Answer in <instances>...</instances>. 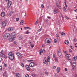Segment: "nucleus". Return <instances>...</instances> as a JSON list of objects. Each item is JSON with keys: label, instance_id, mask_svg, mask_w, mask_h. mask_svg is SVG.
<instances>
[{"label": "nucleus", "instance_id": "obj_7", "mask_svg": "<svg viewBox=\"0 0 77 77\" xmlns=\"http://www.w3.org/2000/svg\"><path fill=\"white\" fill-rule=\"evenodd\" d=\"M15 37H10L9 38V42H12V41H14V40H15Z\"/></svg>", "mask_w": 77, "mask_h": 77}, {"label": "nucleus", "instance_id": "obj_14", "mask_svg": "<svg viewBox=\"0 0 77 77\" xmlns=\"http://www.w3.org/2000/svg\"><path fill=\"white\" fill-rule=\"evenodd\" d=\"M59 4H60V2L59 1H57V3L56 4V6H59Z\"/></svg>", "mask_w": 77, "mask_h": 77}, {"label": "nucleus", "instance_id": "obj_31", "mask_svg": "<svg viewBox=\"0 0 77 77\" xmlns=\"http://www.w3.org/2000/svg\"><path fill=\"white\" fill-rule=\"evenodd\" d=\"M54 60H55V62H57H57H58V60H57V59H56V58H55L54 59Z\"/></svg>", "mask_w": 77, "mask_h": 77}, {"label": "nucleus", "instance_id": "obj_3", "mask_svg": "<svg viewBox=\"0 0 77 77\" xmlns=\"http://www.w3.org/2000/svg\"><path fill=\"white\" fill-rule=\"evenodd\" d=\"M16 55L17 56L18 58L21 59L23 57V55L20 52H17L16 53Z\"/></svg>", "mask_w": 77, "mask_h": 77}, {"label": "nucleus", "instance_id": "obj_30", "mask_svg": "<svg viewBox=\"0 0 77 77\" xmlns=\"http://www.w3.org/2000/svg\"><path fill=\"white\" fill-rule=\"evenodd\" d=\"M26 29H31V28H29V27H27V26H26V27H25L24 28V29H25V30H26Z\"/></svg>", "mask_w": 77, "mask_h": 77}, {"label": "nucleus", "instance_id": "obj_57", "mask_svg": "<svg viewBox=\"0 0 77 77\" xmlns=\"http://www.w3.org/2000/svg\"><path fill=\"white\" fill-rule=\"evenodd\" d=\"M75 47H76V48H77V43H76L75 45Z\"/></svg>", "mask_w": 77, "mask_h": 77}, {"label": "nucleus", "instance_id": "obj_42", "mask_svg": "<svg viewBox=\"0 0 77 77\" xmlns=\"http://www.w3.org/2000/svg\"><path fill=\"white\" fill-rule=\"evenodd\" d=\"M16 20L17 21H19V18H16Z\"/></svg>", "mask_w": 77, "mask_h": 77}, {"label": "nucleus", "instance_id": "obj_10", "mask_svg": "<svg viewBox=\"0 0 77 77\" xmlns=\"http://www.w3.org/2000/svg\"><path fill=\"white\" fill-rule=\"evenodd\" d=\"M43 62L44 64H46V63H47V58L44 57V58L43 60Z\"/></svg>", "mask_w": 77, "mask_h": 77}, {"label": "nucleus", "instance_id": "obj_33", "mask_svg": "<svg viewBox=\"0 0 77 77\" xmlns=\"http://www.w3.org/2000/svg\"><path fill=\"white\" fill-rule=\"evenodd\" d=\"M29 33H30V32H29V30H28L26 32V34H29Z\"/></svg>", "mask_w": 77, "mask_h": 77}, {"label": "nucleus", "instance_id": "obj_50", "mask_svg": "<svg viewBox=\"0 0 77 77\" xmlns=\"http://www.w3.org/2000/svg\"><path fill=\"white\" fill-rule=\"evenodd\" d=\"M32 77H35V75L34 74L32 73Z\"/></svg>", "mask_w": 77, "mask_h": 77}, {"label": "nucleus", "instance_id": "obj_51", "mask_svg": "<svg viewBox=\"0 0 77 77\" xmlns=\"http://www.w3.org/2000/svg\"><path fill=\"white\" fill-rule=\"evenodd\" d=\"M29 62H32L33 61L32 60H28Z\"/></svg>", "mask_w": 77, "mask_h": 77}, {"label": "nucleus", "instance_id": "obj_63", "mask_svg": "<svg viewBox=\"0 0 77 77\" xmlns=\"http://www.w3.org/2000/svg\"><path fill=\"white\" fill-rule=\"evenodd\" d=\"M35 70V69L34 68H33L32 69V71H34Z\"/></svg>", "mask_w": 77, "mask_h": 77}, {"label": "nucleus", "instance_id": "obj_26", "mask_svg": "<svg viewBox=\"0 0 77 77\" xmlns=\"http://www.w3.org/2000/svg\"><path fill=\"white\" fill-rule=\"evenodd\" d=\"M26 13H24V14H22V17H23V18L24 17H26Z\"/></svg>", "mask_w": 77, "mask_h": 77}, {"label": "nucleus", "instance_id": "obj_17", "mask_svg": "<svg viewBox=\"0 0 77 77\" xmlns=\"http://www.w3.org/2000/svg\"><path fill=\"white\" fill-rule=\"evenodd\" d=\"M65 43L66 45H68L69 44V42L67 40H66L65 41Z\"/></svg>", "mask_w": 77, "mask_h": 77}, {"label": "nucleus", "instance_id": "obj_28", "mask_svg": "<svg viewBox=\"0 0 77 77\" xmlns=\"http://www.w3.org/2000/svg\"><path fill=\"white\" fill-rule=\"evenodd\" d=\"M43 53V50H42L41 49L40 50L39 54H41V53Z\"/></svg>", "mask_w": 77, "mask_h": 77}, {"label": "nucleus", "instance_id": "obj_32", "mask_svg": "<svg viewBox=\"0 0 77 77\" xmlns=\"http://www.w3.org/2000/svg\"><path fill=\"white\" fill-rule=\"evenodd\" d=\"M3 69L2 66H0V71H2V69Z\"/></svg>", "mask_w": 77, "mask_h": 77}, {"label": "nucleus", "instance_id": "obj_60", "mask_svg": "<svg viewBox=\"0 0 77 77\" xmlns=\"http://www.w3.org/2000/svg\"><path fill=\"white\" fill-rule=\"evenodd\" d=\"M65 71H68V69L66 68L65 69Z\"/></svg>", "mask_w": 77, "mask_h": 77}, {"label": "nucleus", "instance_id": "obj_1", "mask_svg": "<svg viewBox=\"0 0 77 77\" xmlns=\"http://www.w3.org/2000/svg\"><path fill=\"white\" fill-rule=\"evenodd\" d=\"M8 56H9V58L11 60H13L14 59H15V56H14V55L12 53V52H10L9 53H8Z\"/></svg>", "mask_w": 77, "mask_h": 77}, {"label": "nucleus", "instance_id": "obj_48", "mask_svg": "<svg viewBox=\"0 0 77 77\" xmlns=\"http://www.w3.org/2000/svg\"><path fill=\"white\" fill-rule=\"evenodd\" d=\"M12 12H10V16H11V15H12Z\"/></svg>", "mask_w": 77, "mask_h": 77}, {"label": "nucleus", "instance_id": "obj_61", "mask_svg": "<svg viewBox=\"0 0 77 77\" xmlns=\"http://www.w3.org/2000/svg\"><path fill=\"white\" fill-rule=\"evenodd\" d=\"M4 66H5V67H6V66H7V65H6V63H4Z\"/></svg>", "mask_w": 77, "mask_h": 77}, {"label": "nucleus", "instance_id": "obj_59", "mask_svg": "<svg viewBox=\"0 0 77 77\" xmlns=\"http://www.w3.org/2000/svg\"><path fill=\"white\" fill-rule=\"evenodd\" d=\"M56 37H58V34H57L56 35Z\"/></svg>", "mask_w": 77, "mask_h": 77}, {"label": "nucleus", "instance_id": "obj_62", "mask_svg": "<svg viewBox=\"0 0 77 77\" xmlns=\"http://www.w3.org/2000/svg\"><path fill=\"white\" fill-rule=\"evenodd\" d=\"M4 57L5 59H7V56H4Z\"/></svg>", "mask_w": 77, "mask_h": 77}, {"label": "nucleus", "instance_id": "obj_52", "mask_svg": "<svg viewBox=\"0 0 77 77\" xmlns=\"http://www.w3.org/2000/svg\"><path fill=\"white\" fill-rule=\"evenodd\" d=\"M8 68L9 69H11V66H9L8 67Z\"/></svg>", "mask_w": 77, "mask_h": 77}, {"label": "nucleus", "instance_id": "obj_2", "mask_svg": "<svg viewBox=\"0 0 77 77\" xmlns=\"http://www.w3.org/2000/svg\"><path fill=\"white\" fill-rule=\"evenodd\" d=\"M51 42V39L50 38H47L45 40V43L46 44H50Z\"/></svg>", "mask_w": 77, "mask_h": 77}, {"label": "nucleus", "instance_id": "obj_37", "mask_svg": "<svg viewBox=\"0 0 77 77\" xmlns=\"http://www.w3.org/2000/svg\"><path fill=\"white\" fill-rule=\"evenodd\" d=\"M63 9L64 12H66V8H65V7H64Z\"/></svg>", "mask_w": 77, "mask_h": 77}, {"label": "nucleus", "instance_id": "obj_43", "mask_svg": "<svg viewBox=\"0 0 77 77\" xmlns=\"http://www.w3.org/2000/svg\"><path fill=\"white\" fill-rule=\"evenodd\" d=\"M53 57L54 59L56 58V57H55V55L54 54H53Z\"/></svg>", "mask_w": 77, "mask_h": 77}, {"label": "nucleus", "instance_id": "obj_39", "mask_svg": "<svg viewBox=\"0 0 77 77\" xmlns=\"http://www.w3.org/2000/svg\"><path fill=\"white\" fill-rule=\"evenodd\" d=\"M25 77H29V75H28V74H26L25 75Z\"/></svg>", "mask_w": 77, "mask_h": 77}, {"label": "nucleus", "instance_id": "obj_44", "mask_svg": "<svg viewBox=\"0 0 77 77\" xmlns=\"http://www.w3.org/2000/svg\"><path fill=\"white\" fill-rule=\"evenodd\" d=\"M54 43H57V40H56V39H55L54 40Z\"/></svg>", "mask_w": 77, "mask_h": 77}, {"label": "nucleus", "instance_id": "obj_46", "mask_svg": "<svg viewBox=\"0 0 77 77\" xmlns=\"http://www.w3.org/2000/svg\"><path fill=\"white\" fill-rule=\"evenodd\" d=\"M56 66H53V68L54 69H56Z\"/></svg>", "mask_w": 77, "mask_h": 77}, {"label": "nucleus", "instance_id": "obj_27", "mask_svg": "<svg viewBox=\"0 0 77 77\" xmlns=\"http://www.w3.org/2000/svg\"><path fill=\"white\" fill-rule=\"evenodd\" d=\"M16 76L18 77H20V75L19 73H16Z\"/></svg>", "mask_w": 77, "mask_h": 77}, {"label": "nucleus", "instance_id": "obj_6", "mask_svg": "<svg viewBox=\"0 0 77 77\" xmlns=\"http://www.w3.org/2000/svg\"><path fill=\"white\" fill-rule=\"evenodd\" d=\"M29 66L31 68H33L34 66H36V64L34 62H31L30 63L29 65Z\"/></svg>", "mask_w": 77, "mask_h": 77}, {"label": "nucleus", "instance_id": "obj_20", "mask_svg": "<svg viewBox=\"0 0 77 77\" xmlns=\"http://www.w3.org/2000/svg\"><path fill=\"white\" fill-rule=\"evenodd\" d=\"M58 12L59 11H58V10H54V13L55 14H57Z\"/></svg>", "mask_w": 77, "mask_h": 77}, {"label": "nucleus", "instance_id": "obj_23", "mask_svg": "<svg viewBox=\"0 0 77 77\" xmlns=\"http://www.w3.org/2000/svg\"><path fill=\"white\" fill-rule=\"evenodd\" d=\"M8 31H12L13 30L12 28L9 27L8 29Z\"/></svg>", "mask_w": 77, "mask_h": 77}, {"label": "nucleus", "instance_id": "obj_15", "mask_svg": "<svg viewBox=\"0 0 77 77\" xmlns=\"http://www.w3.org/2000/svg\"><path fill=\"white\" fill-rule=\"evenodd\" d=\"M3 76L4 77H8V75L5 72L3 74Z\"/></svg>", "mask_w": 77, "mask_h": 77}, {"label": "nucleus", "instance_id": "obj_34", "mask_svg": "<svg viewBox=\"0 0 77 77\" xmlns=\"http://www.w3.org/2000/svg\"><path fill=\"white\" fill-rule=\"evenodd\" d=\"M41 6L42 8H44V4H41Z\"/></svg>", "mask_w": 77, "mask_h": 77}, {"label": "nucleus", "instance_id": "obj_29", "mask_svg": "<svg viewBox=\"0 0 77 77\" xmlns=\"http://www.w3.org/2000/svg\"><path fill=\"white\" fill-rule=\"evenodd\" d=\"M60 17H62V18H64V17L63 16V15L62 14H60Z\"/></svg>", "mask_w": 77, "mask_h": 77}, {"label": "nucleus", "instance_id": "obj_54", "mask_svg": "<svg viewBox=\"0 0 77 77\" xmlns=\"http://www.w3.org/2000/svg\"><path fill=\"white\" fill-rule=\"evenodd\" d=\"M31 47H32V48H33V47H34V45H31Z\"/></svg>", "mask_w": 77, "mask_h": 77}, {"label": "nucleus", "instance_id": "obj_9", "mask_svg": "<svg viewBox=\"0 0 77 77\" xmlns=\"http://www.w3.org/2000/svg\"><path fill=\"white\" fill-rule=\"evenodd\" d=\"M26 68L27 71L30 72V67L28 65H26Z\"/></svg>", "mask_w": 77, "mask_h": 77}, {"label": "nucleus", "instance_id": "obj_64", "mask_svg": "<svg viewBox=\"0 0 77 77\" xmlns=\"http://www.w3.org/2000/svg\"><path fill=\"white\" fill-rule=\"evenodd\" d=\"M43 52L44 53L45 52V50L44 49H43Z\"/></svg>", "mask_w": 77, "mask_h": 77}, {"label": "nucleus", "instance_id": "obj_11", "mask_svg": "<svg viewBox=\"0 0 77 77\" xmlns=\"http://www.w3.org/2000/svg\"><path fill=\"white\" fill-rule=\"evenodd\" d=\"M1 15L2 18H3L5 16V13L4 12H2L1 13Z\"/></svg>", "mask_w": 77, "mask_h": 77}, {"label": "nucleus", "instance_id": "obj_4", "mask_svg": "<svg viewBox=\"0 0 77 77\" xmlns=\"http://www.w3.org/2000/svg\"><path fill=\"white\" fill-rule=\"evenodd\" d=\"M10 35V34L9 33H5L3 36V38H4V39H7L8 38V37L9 36V35Z\"/></svg>", "mask_w": 77, "mask_h": 77}, {"label": "nucleus", "instance_id": "obj_21", "mask_svg": "<svg viewBox=\"0 0 77 77\" xmlns=\"http://www.w3.org/2000/svg\"><path fill=\"white\" fill-rule=\"evenodd\" d=\"M3 56H4V54H3V53L0 52V57H3Z\"/></svg>", "mask_w": 77, "mask_h": 77}, {"label": "nucleus", "instance_id": "obj_38", "mask_svg": "<svg viewBox=\"0 0 77 77\" xmlns=\"http://www.w3.org/2000/svg\"><path fill=\"white\" fill-rule=\"evenodd\" d=\"M65 33L64 32H63L61 33V35L62 36H64L65 35Z\"/></svg>", "mask_w": 77, "mask_h": 77}, {"label": "nucleus", "instance_id": "obj_41", "mask_svg": "<svg viewBox=\"0 0 77 77\" xmlns=\"http://www.w3.org/2000/svg\"><path fill=\"white\" fill-rule=\"evenodd\" d=\"M21 65L22 67H24V64L22 63L21 64Z\"/></svg>", "mask_w": 77, "mask_h": 77}, {"label": "nucleus", "instance_id": "obj_24", "mask_svg": "<svg viewBox=\"0 0 77 77\" xmlns=\"http://www.w3.org/2000/svg\"><path fill=\"white\" fill-rule=\"evenodd\" d=\"M70 56V54H67L66 55H65V57H69Z\"/></svg>", "mask_w": 77, "mask_h": 77}, {"label": "nucleus", "instance_id": "obj_35", "mask_svg": "<svg viewBox=\"0 0 77 77\" xmlns=\"http://www.w3.org/2000/svg\"><path fill=\"white\" fill-rule=\"evenodd\" d=\"M45 74L46 75H48V72H45Z\"/></svg>", "mask_w": 77, "mask_h": 77}, {"label": "nucleus", "instance_id": "obj_19", "mask_svg": "<svg viewBox=\"0 0 77 77\" xmlns=\"http://www.w3.org/2000/svg\"><path fill=\"white\" fill-rule=\"evenodd\" d=\"M77 56H74V57H73V60H74V61L76 60V59H77Z\"/></svg>", "mask_w": 77, "mask_h": 77}, {"label": "nucleus", "instance_id": "obj_56", "mask_svg": "<svg viewBox=\"0 0 77 77\" xmlns=\"http://www.w3.org/2000/svg\"><path fill=\"white\" fill-rule=\"evenodd\" d=\"M74 12H77V9L74 11Z\"/></svg>", "mask_w": 77, "mask_h": 77}, {"label": "nucleus", "instance_id": "obj_22", "mask_svg": "<svg viewBox=\"0 0 77 77\" xmlns=\"http://www.w3.org/2000/svg\"><path fill=\"white\" fill-rule=\"evenodd\" d=\"M20 25H23L24 24V21L23 20H21L20 23Z\"/></svg>", "mask_w": 77, "mask_h": 77}, {"label": "nucleus", "instance_id": "obj_16", "mask_svg": "<svg viewBox=\"0 0 77 77\" xmlns=\"http://www.w3.org/2000/svg\"><path fill=\"white\" fill-rule=\"evenodd\" d=\"M60 71V67H57V73H59V71Z\"/></svg>", "mask_w": 77, "mask_h": 77}, {"label": "nucleus", "instance_id": "obj_47", "mask_svg": "<svg viewBox=\"0 0 77 77\" xmlns=\"http://www.w3.org/2000/svg\"><path fill=\"white\" fill-rule=\"evenodd\" d=\"M49 60H50V58L48 57V59H47V62H49Z\"/></svg>", "mask_w": 77, "mask_h": 77}, {"label": "nucleus", "instance_id": "obj_18", "mask_svg": "<svg viewBox=\"0 0 77 77\" xmlns=\"http://www.w3.org/2000/svg\"><path fill=\"white\" fill-rule=\"evenodd\" d=\"M58 54L59 56H61L62 55V53H61V52H60V51H58Z\"/></svg>", "mask_w": 77, "mask_h": 77}, {"label": "nucleus", "instance_id": "obj_40", "mask_svg": "<svg viewBox=\"0 0 77 77\" xmlns=\"http://www.w3.org/2000/svg\"><path fill=\"white\" fill-rule=\"evenodd\" d=\"M65 18H66L67 19V20H69V17H68L66 16H65Z\"/></svg>", "mask_w": 77, "mask_h": 77}, {"label": "nucleus", "instance_id": "obj_49", "mask_svg": "<svg viewBox=\"0 0 77 77\" xmlns=\"http://www.w3.org/2000/svg\"><path fill=\"white\" fill-rule=\"evenodd\" d=\"M73 41L74 42H76V41H77V39H74Z\"/></svg>", "mask_w": 77, "mask_h": 77}, {"label": "nucleus", "instance_id": "obj_8", "mask_svg": "<svg viewBox=\"0 0 77 77\" xmlns=\"http://www.w3.org/2000/svg\"><path fill=\"white\" fill-rule=\"evenodd\" d=\"M7 24V23L5 22H3L2 23V27L4 28V27H6Z\"/></svg>", "mask_w": 77, "mask_h": 77}, {"label": "nucleus", "instance_id": "obj_53", "mask_svg": "<svg viewBox=\"0 0 77 77\" xmlns=\"http://www.w3.org/2000/svg\"><path fill=\"white\" fill-rule=\"evenodd\" d=\"M2 62V58L0 57V63Z\"/></svg>", "mask_w": 77, "mask_h": 77}, {"label": "nucleus", "instance_id": "obj_5", "mask_svg": "<svg viewBox=\"0 0 77 77\" xmlns=\"http://www.w3.org/2000/svg\"><path fill=\"white\" fill-rule=\"evenodd\" d=\"M12 5V2L11 1H8L7 3V7L8 8H11V5Z\"/></svg>", "mask_w": 77, "mask_h": 77}, {"label": "nucleus", "instance_id": "obj_36", "mask_svg": "<svg viewBox=\"0 0 77 77\" xmlns=\"http://www.w3.org/2000/svg\"><path fill=\"white\" fill-rule=\"evenodd\" d=\"M38 20H37L36 22H35V25H36V24H38Z\"/></svg>", "mask_w": 77, "mask_h": 77}, {"label": "nucleus", "instance_id": "obj_12", "mask_svg": "<svg viewBox=\"0 0 77 77\" xmlns=\"http://www.w3.org/2000/svg\"><path fill=\"white\" fill-rule=\"evenodd\" d=\"M11 37H15V33L14 32H12L11 34Z\"/></svg>", "mask_w": 77, "mask_h": 77}, {"label": "nucleus", "instance_id": "obj_25", "mask_svg": "<svg viewBox=\"0 0 77 77\" xmlns=\"http://www.w3.org/2000/svg\"><path fill=\"white\" fill-rule=\"evenodd\" d=\"M42 27H41L40 29H38V30H37V32H41V30H42Z\"/></svg>", "mask_w": 77, "mask_h": 77}, {"label": "nucleus", "instance_id": "obj_58", "mask_svg": "<svg viewBox=\"0 0 77 77\" xmlns=\"http://www.w3.org/2000/svg\"><path fill=\"white\" fill-rule=\"evenodd\" d=\"M14 44H17V42L16 41H14Z\"/></svg>", "mask_w": 77, "mask_h": 77}, {"label": "nucleus", "instance_id": "obj_13", "mask_svg": "<svg viewBox=\"0 0 77 77\" xmlns=\"http://www.w3.org/2000/svg\"><path fill=\"white\" fill-rule=\"evenodd\" d=\"M73 67V68H76V63L74 62L72 63Z\"/></svg>", "mask_w": 77, "mask_h": 77}, {"label": "nucleus", "instance_id": "obj_55", "mask_svg": "<svg viewBox=\"0 0 77 77\" xmlns=\"http://www.w3.org/2000/svg\"><path fill=\"white\" fill-rule=\"evenodd\" d=\"M5 2H9L10 0H5Z\"/></svg>", "mask_w": 77, "mask_h": 77}, {"label": "nucleus", "instance_id": "obj_45", "mask_svg": "<svg viewBox=\"0 0 77 77\" xmlns=\"http://www.w3.org/2000/svg\"><path fill=\"white\" fill-rule=\"evenodd\" d=\"M59 9H61V7L59 6V5H58V6H57Z\"/></svg>", "mask_w": 77, "mask_h": 77}]
</instances>
